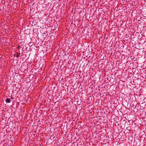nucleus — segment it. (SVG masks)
Returning a JSON list of instances; mask_svg holds the SVG:
<instances>
[{
  "mask_svg": "<svg viewBox=\"0 0 146 146\" xmlns=\"http://www.w3.org/2000/svg\"><path fill=\"white\" fill-rule=\"evenodd\" d=\"M5 102L7 103H9L10 102V100L9 98H7L5 100Z\"/></svg>",
  "mask_w": 146,
  "mask_h": 146,
  "instance_id": "nucleus-1",
  "label": "nucleus"
}]
</instances>
